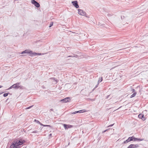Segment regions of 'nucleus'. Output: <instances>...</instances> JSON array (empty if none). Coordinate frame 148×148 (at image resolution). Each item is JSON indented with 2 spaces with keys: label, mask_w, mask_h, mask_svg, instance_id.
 I'll return each mask as SVG.
<instances>
[{
  "label": "nucleus",
  "mask_w": 148,
  "mask_h": 148,
  "mask_svg": "<svg viewBox=\"0 0 148 148\" xmlns=\"http://www.w3.org/2000/svg\"><path fill=\"white\" fill-rule=\"evenodd\" d=\"M24 143L21 140L14 141L10 145V148H19V146L22 145Z\"/></svg>",
  "instance_id": "f257e3e1"
},
{
  "label": "nucleus",
  "mask_w": 148,
  "mask_h": 148,
  "mask_svg": "<svg viewBox=\"0 0 148 148\" xmlns=\"http://www.w3.org/2000/svg\"><path fill=\"white\" fill-rule=\"evenodd\" d=\"M78 13L79 14L82 16H85L86 17L89 18V17L87 16H86V13L83 10L78 9Z\"/></svg>",
  "instance_id": "f03ea898"
},
{
  "label": "nucleus",
  "mask_w": 148,
  "mask_h": 148,
  "mask_svg": "<svg viewBox=\"0 0 148 148\" xmlns=\"http://www.w3.org/2000/svg\"><path fill=\"white\" fill-rule=\"evenodd\" d=\"M71 100V99L70 97H67L64 99L60 100L61 102H62L63 103H67L69 102Z\"/></svg>",
  "instance_id": "7ed1b4c3"
},
{
  "label": "nucleus",
  "mask_w": 148,
  "mask_h": 148,
  "mask_svg": "<svg viewBox=\"0 0 148 148\" xmlns=\"http://www.w3.org/2000/svg\"><path fill=\"white\" fill-rule=\"evenodd\" d=\"M31 2L32 4L34 5L37 8H39L40 6V4L35 0H32Z\"/></svg>",
  "instance_id": "20e7f679"
},
{
  "label": "nucleus",
  "mask_w": 148,
  "mask_h": 148,
  "mask_svg": "<svg viewBox=\"0 0 148 148\" xmlns=\"http://www.w3.org/2000/svg\"><path fill=\"white\" fill-rule=\"evenodd\" d=\"M32 51L28 50H26L22 51L21 52V54L29 53L30 54L32 55Z\"/></svg>",
  "instance_id": "39448f33"
},
{
  "label": "nucleus",
  "mask_w": 148,
  "mask_h": 148,
  "mask_svg": "<svg viewBox=\"0 0 148 148\" xmlns=\"http://www.w3.org/2000/svg\"><path fill=\"white\" fill-rule=\"evenodd\" d=\"M72 3L73 5L76 8H79V6L78 4V3L77 1H74L72 2Z\"/></svg>",
  "instance_id": "423d86ee"
},
{
  "label": "nucleus",
  "mask_w": 148,
  "mask_h": 148,
  "mask_svg": "<svg viewBox=\"0 0 148 148\" xmlns=\"http://www.w3.org/2000/svg\"><path fill=\"white\" fill-rule=\"evenodd\" d=\"M20 84V83H17L12 85V87H13V88H18L20 87V86H19Z\"/></svg>",
  "instance_id": "0eeeda50"
},
{
  "label": "nucleus",
  "mask_w": 148,
  "mask_h": 148,
  "mask_svg": "<svg viewBox=\"0 0 148 148\" xmlns=\"http://www.w3.org/2000/svg\"><path fill=\"white\" fill-rule=\"evenodd\" d=\"M138 145L131 144L127 148H135L138 147Z\"/></svg>",
  "instance_id": "6e6552de"
},
{
  "label": "nucleus",
  "mask_w": 148,
  "mask_h": 148,
  "mask_svg": "<svg viewBox=\"0 0 148 148\" xmlns=\"http://www.w3.org/2000/svg\"><path fill=\"white\" fill-rule=\"evenodd\" d=\"M132 137H129L127 140L124 142V143L125 144L127 143L133 141V139H132Z\"/></svg>",
  "instance_id": "1a4fd4ad"
},
{
  "label": "nucleus",
  "mask_w": 148,
  "mask_h": 148,
  "mask_svg": "<svg viewBox=\"0 0 148 148\" xmlns=\"http://www.w3.org/2000/svg\"><path fill=\"white\" fill-rule=\"evenodd\" d=\"M83 111V110H79V111H75V112H73L72 113V114H76V113H82V112H83L82 111Z\"/></svg>",
  "instance_id": "9d476101"
},
{
  "label": "nucleus",
  "mask_w": 148,
  "mask_h": 148,
  "mask_svg": "<svg viewBox=\"0 0 148 148\" xmlns=\"http://www.w3.org/2000/svg\"><path fill=\"white\" fill-rule=\"evenodd\" d=\"M41 54L40 53L33 52L32 54V55H34V56L40 55Z\"/></svg>",
  "instance_id": "9b49d317"
},
{
  "label": "nucleus",
  "mask_w": 148,
  "mask_h": 148,
  "mask_svg": "<svg viewBox=\"0 0 148 148\" xmlns=\"http://www.w3.org/2000/svg\"><path fill=\"white\" fill-rule=\"evenodd\" d=\"M121 18L122 20H123L125 21H127V18L124 16H121Z\"/></svg>",
  "instance_id": "f8f14e48"
},
{
  "label": "nucleus",
  "mask_w": 148,
  "mask_h": 148,
  "mask_svg": "<svg viewBox=\"0 0 148 148\" xmlns=\"http://www.w3.org/2000/svg\"><path fill=\"white\" fill-rule=\"evenodd\" d=\"M103 80L102 77H100L99 78V80L98 81V84H99V83L101 82Z\"/></svg>",
  "instance_id": "ddd939ff"
},
{
  "label": "nucleus",
  "mask_w": 148,
  "mask_h": 148,
  "mask_svg": "<svg viewBox=\"0 0 148 148\" xmlns=\"http://www.w3.org/2000/svg\"><path fill=\"white\" fill-rule=\"evenodd\" d=\"M143 116L144 115L141 114H139L138 115V118L140 119H142V118L143 117Z\"/></svg>",
  "instance_id": "4468645a"
},
{
  "label": "nucleus",
  "mask_w": 148,
  "mask_h": 148,
  "mask_svg": "<svg viewBox=\"0 0 148 148\" xmlns=\"http://www.w3.org/2000/svg\"><path fill=\"white\" fill-rule=\"evenodd\" d=\"M136 94V92L134 93L133 94H132L130 96V98H132L134 97H135Z\"/></svg>",
  "instance_id": "2eb2a0df"
},
{
  "label": "nucleus",
  "mask_w": 148,
  "mask_h": 148,
  "mask_svg": "<svg viewBox=\"0 0 148 148\" xmlns=\"http://www.w3.org/2000/svg\"><path fill=\"white\" fill-rule=\"evenodd\" d=\"M132 138H132V139H133V140H134V141H137V138H135V137H134L133 136H132Z\"/></svg>",
  "instance_id": "dca6fc26"
},
{
  "label": "nucleus",
  "mask_w": 148,
  "mask_h": 148,
  "mask_svg": "<svg viewBox=\"0 0 148 148\" xmlns=\"http://www.w3.org/2000/svg\"><path fill=\"white\" fill-rule=\"evenodd\" d=\"M9 94V92L4 93L3 95V96L4 97H6L8 95V94Z\"/></svg>",
  "instance_id": "f3484780"
},
{
  "label": "nucleus",
  "mask_w": 148,
  "mask_h": 148,
  "mask_svg": "<svg viewBox=\"0 0 148 148\" xmlns=\"http://www.w3.org/2000/svg\"><path fill=\"white\" fill-rule=\"evenodd\" d=\"M63 125H64V127L65 128V129H67L68 128V127H67V125H66L65 124H63Z\"/></svg>",
  "instance_id": "a211bd4d"
},
{
  "label": "nucleus",
  "mask_w": 148,
  "mask_h": 148,
  "mask_svg": "<svg viewBox=\"0 0 148 148\" xmlns=\"http://www.w3.org/2000/svg\"><path fill=\"white\" fill-rule=\"evenodd\" d=\"M143 139H140V138H138L137 140V141H143Z\"/></svg>",
  "instance_id": "6ab92c4d"
},
{
  "label": "nucleus",
  "mask_w": 148,
  "mask_h": 148,
  "mask_svg": "<svg viewBox=\"0 0 148 148\" xmlns=\"http://www.w3.org/2000/svg\"><path fill=\"white\" fill-rule=\"evenodd\" d=\"M53 22H51L50 24V25L49 26V27H51L53 25Z\"/></svg>",
  "instance_id": "aec40b11"
},
{
  "label": "nucleus",
  "mask_w": 148,
  "mask_h": 148,
  "mask_svg": "<svg viewBox=\"0 0 148 148\" xmlns=\"http://www.w3.org/2000/svg\"><path fill=\"white\" fill-rule=\"evenodd\" d=\"M33 106L32 105V106H31L29 107H27V108H26L25 109H30V108H31Z\"/></svg>",
  "instance_id": "412c9836"
},
{
  "label": "nucleus",
  "mask_w": 148,
  "mask_h": 148,
  "mask_svg": "<svg viewBox=\"0 0 148 148\" xmlns=\"http://www.w3.org/2000/svg\"><path fill=\"white\" fill-rule=\"evenodd\" d=\"M38 131L37 130H35L34 131H33L32 132V133H37L38 132Z\"/></svg>",
  "instance_id": "4be33fe9"
},
{
  "label": "nucleus",
  "mask_w": 148,
  "mask_h": 148,
  "mask_svg": "<svg viewBox=\"0 0 148 148\" xmlns=\"http://www.w3.org/2000/svg\"><path fill=\"white\" fill-rule=\"evenodd\" d=\"M34 121H35L37 123H40V122L38 121L36 119L34 120Z\"/></svg>",
  "instance_id": "5701e85b"
},
{
  "label": "nucleus",
  "mask_w": 148,
  "mask_h": 148,
  "mask_svg": "<svg viewBox=\"0 0 148 148\" xmlns=\"http://www.w3.org/2000/svg\"><path fill=\"white\" fill-rule=\"evenodd\" d=\"M143 121H145L146 120V118L143 116V117L142 119Z\"/></svg>",
  "instance_id": "b1692460"
},
{
  "label": "nucleus",
  "mask_w": 148,
  "mask_h": 148,
  "mask_svg": "<svg viewBox=\"0 0 148 148\" xmlns=\"http://www.w3.org/2000/svg\"><path fill=\"white\" fill-rule=\"evenodd\" d=\"M114 124H113L110 125H109L107 127H112V126H113V125H114Z\"/></svg>",
  "instance_id": "393cba45"
},
{
  "label": "nucleus",
  "mask_w": 148,
  "mask_h": 148,
  "mask_svg": "<svg viewBox=\"0 0 148 148\" xmlns=\"http://www.w3.org/2000/svg\"><path fill=\"white\" fill-rule=\"evenodd\" d=\"M44 126H46V127H51V126L49 125H44Z\"/></svg>",
  "instance_id": "a878e982"
},
{
  "label": "nucleus",
  "mask_w": 148,
  "mask_h": 148,
  "mask_svg": "<svg viewBox=\"0 0 148 148\" xmlns=\"http://www.w3.org/2000/svg\"><path fill=\"white\" fill-rule=\"evenodd\" d=\"M108 129H107V130H105V131H103L102 133H104V132H106L107 131H108Z\"/></svg>",
  "instance_id": "bb28decb"
},
{
  "label": "nucleus",
  "mask_w": 148,
  "mask_h": 148,
  "mask_svg": "<svg viewBox=\"0 0 148 148\" xmlns=\"http://www.w3.org/2000/svg\"><path fill=\"white\" fill-rule=\"evenodd\" d=\"M73 57V56H67V58H68V57Z\"/></svg>",
  "instance_id": "cd10ccee"
},
{
  "label": "nucleus",
  "mask_w": 148,
  "mask_h": 148,
  "mask_svg": "<svg viewBox=\"0 0 148 148\" xmlns=\"http://www.w3.org/2000/svg\"><path fill=\"white\" fill-rule=\"evenodd\" d=\"M12 86H10L9 88V89H11V88H13V87H12Z\"/></svg>",
  "instance_id": "c85d7f7f"
},
{
  "label": "nucleus",
  "mask_w": 148,
  "mask_h": 148,
  "mask_svg": "<svg viewBox=\"0 0 148 148\" xmlns=\"http://www.w3.org/2000/svg\"><path fill=\"white\" fill-rule=\"evenodd\" d=\"M39 124H40L41 125H42V126H44V125H43V124H42V123H39Z\"/></svg>",
  "instance_id": "c756f323"
},
{
  "label": "nucleus",
  "mask_w": 148,
  "mask_h": 148,
  "mask_svg": "<svg viewBox=\"0 0 148 148\" xmlns=\"http://www.w3.org/2000/svg\"><path fill=\"white\" fill-rule=\"evenodd\" d=\"M98 84H97L96 85V86H95V88H97L98 86Z\"/></svg>",
  "instance_id": "7c9ffc66"
},
{
  "label": "nucleus",
  "mask_w": 148,
  "mask_h": 148,
  "mask_svg": "<svg viewBox=\"0 0 148 148\" xmlns=\"http://www.w3.org/2000/svg\"><path fill=\"white\" fill-rule=\"evenodd\" d=\"M132 90V91H133V92H134V91H135V90H134V89H133Z\"/></svg>",
  "instance_id": "2f4dec72"
},
{
  "label": "nucleus",
  "mask_w": 148,
  "mask_h": 148,
  "mask_svg": "<svg viewBox=\"0 0 148 148\" xmlns=\"http://www.w3.org/2000/svg\"><path fill=\"white\" fill-rule=\"evenodd\" d=\"M52 135V134H50L49 135V136H51Z\"/></svg>",
  "instance_id": "473e14b6"
},
{
  "label": "nucleus",
  "mask_w": 148,
  "mask_h": 148,
  "mask_svg": "<svg viewBox=\"0 0 148 148\" xmlns=\"http://www.w3.org/2000/svg\"><path fill=\"white\" fill-rule=\"evenodd\" d=\"M2 93H3V92H0V95H1V94H2Z\"/></svg>",
  "instance_id": "72a5a7b5"
},
{
  "label": "nucleus",
  "mask_w": 148,
  "mask_h": 148,
  "mask_svg": "<svg viewBox=\"0 0 148 148\" xmlns=\"http://www.w3.org/2000/svg\"><path fill=\"white\" fill-rule=\"evenodd\" d=\"M109 95H108L107 96V98H108V97H109Z\"/></svg>",
  "instance_id": "f704fd0d"
},
{
  "label": "nucleus",
  "mask_w": 148,
  "mask_h": 148,
  "mask_svg": "<svg viewBox=\"0 0 148 148\" xmlns=\"http://www.w3.org/2000/svg\"><path fill=\"white\" fill-rule=\"evenodd\" d=\"M2 87V86H0V88H1Z\"/></svg>",
  "instance_id": "c9c22d12"
},
{
  "label": "nucleus",
  "mask_w": 148,
  "mask_h": 148,
  "mask_svg": "<svg viewBox=\"0 0 148 148\" xmlns=\"http://www.w3.org/2000/svg\"><path fill=\"white\" fill-rule=\"evenodd\" d=\"M51 110H52V109H51Z\"/></svg>",
  "instance_id": "e433bc0d"
}]
</instances>
